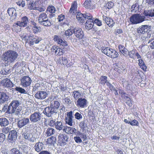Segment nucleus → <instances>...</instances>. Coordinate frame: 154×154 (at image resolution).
<instances>
[{"label": "nucleus", "mask_w": 154, "mask_h": 154, "mask_svg": "<svg viewBox=\"0 0 154 154\" xmlns=\"http://www.w3.org/2000/svg\"><path fill=\"white\" fill-rule=\"evenodd\" d=\"M9 123L8 120L5 118L2 117L0 118V125L1 127H5Z\"/></svg>", "instance_id": "29"}, {"label": "nucleus", "mask_w": 154, "mask_h": 154, "mask_svg": "<svg viewBox=\"0 0 154 154\" xmlns=\"http://www.w3.org/2000/svg\"><path fill=\"white\" fill-rule=\"evenodd\" d=\"M29 38L30 40V42L32 45H33L34 43L38 44L42 40L40 37L31 35L29 36Z\"/></svg>", "instance_id": "19"}, {"label": "nucleus", "mask_w": 154, "mask_h": 154, "mask_svg": "<svg viewBox=\"0 0 154 154\" xmlns=\"http://www.w3.org/2000/svg\"><path fill=\"white\" fill-rule=\"evenodd\" d=\"M47 95L48 94L46 91H41L37 92L35 94V97L38 99L42 100L46 98Z\"/></svg>", "instance_id": "16"}, {"label": "nucleus", "mask_w": 154, "mask_h": 154, "mask_svg": "<svg viewBox=\"0 0 154 154\" xmlns=\"http://www.w3.org/2000/svg\"><path fill=\"white\" fill-rule=\"evenodd\" d=\"M34 148L35 150L38 152L44 149V144L42 142H38L35 145Z\"/></svg>", "instance_id": "25"}, {"label": "nucleus", "mask_w": 154, "mask_h": 154, "mask_svg": "<svg viewBox=\"0 0 154 154\" xmlns=\"http://www.w3.org/2000/svg\"><path fill=\"white\" fill-rule=\"evenodd\" d=\"M28 22V18L26 17L25 16L21 18V21H18L15 23L13 25V26L17 27L19 26L23 27L27 26Z\"/></svg>", "instance_id": "9"}, {"label": "nucleus", "mask_w": 154, "mask_h": 154, "mask_svg": "<svg viewBox=\"0 0 154 154\" xmlns=\"http://www.w3.org/2000/svg\"><path fill=\"white\" fill-rule=\"evenodd\" d=\"M21 85L23 87L29 86L31 84L32 80L28 76H24L20 80Z\"/></svg>", "instance_id": "11"}, {"label": "nucleus", "mask_w": 154, "mask_h": 154, "mask_svg": "<svg viewBox=\"0 0 154 154\" xmlns=\"http://www.w3.org/2000/svg\"><path fill=\"white\" fill-rule=\"evenodd\" d=\"M18 56V54L17 52L9 50L3 53L1 58L4 61L10 63L14 62L17 59Z\"/></svg>", "instance_id": "1"}, {"label": "nucleus", "mask_w": 154, "mask_h": 154, "mask_svg": "<svg viewBox=\"0 0 154 154\" xmlns=\"http://www.w3.org/2000/svg\"><path fill=\"white\" fill-rule=\"evenodd\" d=\"M32 30L35 34H37L41 31V28L40 27H32Z\"/></svg>", "instance_id": "42"}, {"label": "nucleus", "mask_w": 154, "mask_h": 154, "mask_svg": "<svg viewBox=\"0 0 154 154\" xmlns=\"http://www.w3.org/2000/svg\"><path fill=\"white\" fill-rule=\"evenodd\" d=\"M151 10L144 11L143 13L144 16L146 17H151Z\"/></svg>", "instance_id": "47"}, {"label": "nucleus", "mask_w": 154, "mask_h": 154, "mask_svg": "<svg viewBox=\"0 0 154 154\" xmlns=\"http://www.w3.org/2000/svg\"><path fill=\"white\" fill-rule=\"evenodd\" d=\"M73 33H74V29L73 30L71 29H68L65 32V35L67 36H70L72 35Z\"/></svg>", "instance_id": "44"}, {"label": "nucleus", "mask_w": 154, "mask_h": 154, "mask_svg": "<svg viewBox=\"0 0 154 154\" xmlns=\"http://www.w3.org/2000/svg\"><path fill=\"white\" fill-rule=\"evenodd\" d=\"M74 139L76 143H82V142L81 138L78 136L75 137H74Z\"/></svg>", "instance_id": "59"}, {"label": "nucleus", "mask_w": 154, "mask_h": 154, "mask_svg": "<svg viewBox=\"0 0 154 154\" xmlns=\"http://www.w3.org/2000/svg\"><path fill=\"white\" fill-rule=\"evenodd\" d=\"M47 10L49 11L51 13V15H50V17H53L55 16V14L53 13L55 12L56 10L54 6H49L48 7Z\"/></svg>", "instance_id": "33"}, {"label": "nucleus", "mask_w": 154, "mask_h": 154, "mask_svg": "<svg viewBox=\"0 0 154 154\" xmlns=\"http://www.w3.org/2000/svg\"><path fill=\"white\" fill-rule=\"evenodd\" d=\"M56 122L55 119H54L52 118H50L48 120V125L51 126L52 127L55 125Z\"/></svg>", "instance_id": "40"}, {"label": "nucleus", "mask_w": 154, "mask_h": 154, "mask_svg": "<svg viewBox=\"0 0 154 154\" xmlns=\"http://www.w3.org/2000/svg\"><path fill=\"white\" fill-rule=\"evenodd\" d=\"M20 104V102L18 100H13L8 106V109L9 113L16 116L20 114L21 111L19 107Z\"/></svg>", "instance_id": "2"}, {"label": "nucleus", "mask_w": 154, "mask_h": 154, "mask_svg": "<svg viewBox=\"0 0 154 154\" xmlns=\"http://www.w3.org/2000/svg\"><path fill=\"white\" fill-rule=\"evenodd\" d=\"M55 55L60 56L63 54L64 53L63 50L61 48H59L57 46V48L55 51Z\"/></svg>", "instance_id": "38"}, {"label": "nucleus", "mask_w": 154, "mask_h": 154, "mask_svg": "<svg viewBox=\"0 0 154 154\" xmlns=\"http://www.w3.org/2000/svg\"><path fill=\"white\" fill-rule=\"evenodd\" d=\"M55 130L52 128H48L46 131V135L48 137L50 136L55 133Z\"/></svg>", "instance_id": "31"}, {"label": "nucleus", "mask_w": 154, "mask_h": 154, "mask_svg": "<svg viewBox=\"0 0 154 154\" xmlns=\"http://www.w3.org/2000/svg\"><path fill=\"white\" fill-rule=\"evenodd\" d=\"M138 4L135 3L131 6V9H132L131 11L132 12H136V11L137 10L138 7Z\"/></svg>", "instance_id": "50"}, {"label": "nucleus", "mask_w": 154, "mask_h": 154, "mask_svg": "<svg viewBox=\"0 0 154 154\" xmlns=\"http://www.w3.org/2000/svg\"><path fill=\"white\" fill-rule=\"evenodd\" d=\"M119 48L121 53L125 57L128 56V51L124 46L120 45L119 46Z\"/></svg>", "instance_id": "27"}, {"label": "nucleus", "mask_w": 154, "mask_h": 154, "mask_svg": "<svg viewBox=\"0 0 154 154\" xmlns=\"http://www.w3.org/2000/svg\"><path fill=\"white\" fill-rule=\"evenodd\" d=\"M38 20V23L41 25L45 26H50L51 25V21L48 19L47 15L45 13H42L40 14Z\"/></svg>", "instance_id": "3"}, {"label": "nucleus", "mask_w": 154, "mask_h": 154, "mask_svg": "<svg viewBox=\"0 0 154 154\" xmlns=\"http://www.w3.org/2000/svg\"><path fill=\"white\" fill-rule=\"evenodd\" d=\"M10 129L11 128L10 127H5L3 128L2 130V132L5 134H7L9 132Z\"/></svg>", "instance_id": "58"}, {"label": "nucleus", "mask_w": 154, "mask_h": 154, "mask_svg": "<svg viewBox=\"0 0 154 154\" xmlns=\"http://www.w3.org/2000/svg\"><path fill=\"white\" fill-rule=\"evenodd\" d=\"M61 40L62 39L60 38L59 36L57 35H54V40L55 42L59 44V43L60 41V40Z\"/></svg>", "instance_id": "62"}, {"label": "nucleus", "mask_w": 154, "mask_h": 154, "mask_svg": "<svg viewBox=\"0 0 154 154\" xmlns=\"http://www.w3.org/2000/svg\"><path fill=\"white\" fill-rule=\"evenodd\" d=\"M16 91H18L19 92L22 94H26V92L25 90L22 88L17 87L15 88Z\"/></svg>", "instance_id": "43"}, {"label": "nucleus", "mask_w": 154, "mask_h": 154, "mask_svg": "<svg viewBox=\"0 0 154 154\" xmlns=\"http://www.w3.org/2000/svg\"><path fill=\"white\" fill-rule=\"evenodd\" d=\"M60 42L59 43V44L61 46V47L63 49H66L67 48L68 46L67 42L66 41H63L62 39L60 40Z\"/></svg>", "instance_id": "37"}, {"label": "nucleus", "mask_w": 154, "mask_h": 154, "mask_svg": "<svg viewBox=\"0 0 154 154\" xmlns=\"http://www.w3.org/2000/svg\"><path fill=\"white\" fill-rule=\"evenodd\" d=\"M6 67H5L3 69L1 70L0 71V73L2 75H7L9 73L10 69L7 70V71H6Z\"/></svg>", "instance_id": "54"}, {"label": "nucleus", "mask_w": 154, "mask_h": 154, "mask_svg": "<svg viewBox=\"0 0 154 154\" xmlns=\"http://www.w3.org/2000/svg\"><path fill=\"white\" fill-rule=\"evenodd\" d=\"M55 128L57 130L60 131L62 130H63L65 126L63 125L62 123L60 121H57L55 125Z\"/></svg>", "instance_id": "30"}, {"label": "nucleus", "mask_w": 154, "mask_h": 154, "mask_svg": "<svg viewBox=\"0 0 154 154\" xmlns=\"http://www.w3.org/2000/svg\"><path fill=\"white\" fill-rule=\"evenodd\" d=\"M11 154H22L17 149L14 148L12 150Z\"/></svg>", "instance_id": "60"}, {"label": "nucleus", "mask_w": 154, "mask_h": 154, "mask_svg": "<svg viewBox=\"0 0 154 154\" xmlns=\"http://www.w3.org/2000/svg\"><path fill=\"white\" fill-rule=\"evenodd\" d=\"M1 83L3 86L8 88H11L14 86L13 83L8 78L3 79L1 81Z\"/></svg>", "instance_id": "14"}, {"label": "nucleus", "mask_w": 154, "mask_h": 154, "mask_svg": "<svg viewBox=\"0 0 154 154\" xmlns=\"http://www.w3.org/2000/svg\"><path fill=\"white\" fill-rule=\"evenodd\" d=\"M63 102L65 104H69L71 102L70 99L68 97L63 99Z\"/></svg>", "instance_id": "52"}, {"label": "nucleus", "mask_w": 154, "mask_h": 154, "mask_svg": "<svg viewBox=\"0 0 154 154\" xmlns=\"http://www.w3.org/2000/svg\"><path fill=\"white\" fill-rule=\"evenodd\" d=\"M60 105L59 102L58 101H54L51 103V107L54 108L55 109H58Z\"/></svg>", "instance_id": "35"}, {"label": "nucleus", "mask_w": 154, "mask_h": 154, "mask_svg": "<svg viewBox=\"0 0 154 154\" xmlns=\"http://www.w3.org/2000/svg\"><path fill=\"white\" fill-rule=\"evenodd\" d=\"M17 137V132L15 130L10 131L8 136V139L11 141L15 140Z\"/></svg>", "instance_id": "24"}, {"label": "nucleus", "mask_w": 154, "mask_h": 154, "mask_svg": "<svg viewBox=\"0 0 154 154\" xmlns=\"http://www.w3.org/2000/svg\"><path fill=\"white\" fill-rule=\"evenodd\" d=\"M130 124L132 126H138L139 123L137 120L134 119L130 121Z\"/></svg>", "instance_id": "56"}, {"label": "nucleus", "mask_w": 154, "mask_h": 154, "mask_svg": "<svg viewBox=\"0 0 154 154\" xmlns=\"http://www.w3.org/2000/svg\"><path fill=\"white\" fill-rule=\"evenodd\" d=\"M16 3L19 6L21 7H23L25 5V2L23 0L21 1H18V2H17Z\"/></svg>", "instance_id": "57"}, {"label": "nucleus", "mask_w": 154, "mask_h": 154, "mask_svg": "<svg viewBox=\"0 0 154 154\" xmlns=\"http://www.w3.org/2000/svg\"><path fill=\"white\" fill-rule=\"evenodd\" d=\"M83 5L85 8L90 10H92L94 8L92 0H85Z\"/></svg>", "instance_id": "23"}, {"label": "nucleus", "mask_w": 154, "mask_h": 154, "mask_svg": "<svg viewBox=\"0 0 154 154\" xmlns=\"http://www.w3.org/2000/svg\"><path fill=\"white\" fill-rule=\"evenodd\" d=\"M94 23H95L97 25L99 26H100L102 25V22L101 21L97 19H96L94 20Z\"/></svg>", "instance_id": "61"}, {"label": "nucleus", "mask_w": 154, "mask_h": 154, "mask_svg": "<svg viewBox=\"0 0 154 154\" xmlns=\"http://www.w3.org/2000/svg\"><path fill=\"white\" fill-rule=\"evenodd\" d=\"M72 95L75 100H78L80 98L81 94L79 91H74L72 92Z\"/></svg>", "instance_id": "32"}, {"label": "nucleus", "mask_w": 154, "mask_h": 154, "mask_svg": "<svg viewBox=\"0 0 154 154\" xmlns=\"http://www.w3.org/2000/svg\"><path fill=\"white\" fill-rule=\"evenodd\" d=\"M71 129L72 127H71L65 126L64 128H63V131L66 133L70 134Z\"/></svg>", "instance_id": "49"}, {"label": "nucleus", "mask_w": 154, "mask_h": 154, "mask_svg": "<svg viewBox=\"0 0 154 154\" xmlns=\"http://www.w3.org/2000/svg\"><path fill=\"white\" fill-rule=\"evenodd\" d=\"M107 77L106 76H102L100 78V83L102 85H104L107 81Z\"/></svg>", "instance_id": "45"}, {"label": "nucleus", "mask_w": 154, "mask_h": 154, "mask_svg": "<svg viewBox=\"0 0 154 154\" xmlns=\"http://www.w3.org/2000/svg\"><path fill=\"white\" fill-rule=\"evenodd\" d=\"M128 56L130 58L134 60H135L136 57H137V59L141 58V57L138 53L134 50L128 51Z\"/></svg>", "instance_id": "20"}, {"label": "nucleus", "mask_w": 154, "mask_h": 154, "mask_svg": "<svg viewBox=\"0 0 154 154\" xmlns=\"http://www.w3.org/2000/svg\"><path fill=\"white\" fill-rule=\"evenodd\" d=\"M61 60L62 61V62L64 64H65L66 66L68 65V61L67 58L62 57Z\"/></svg>", "instance_id": "64"}, {"label": "nucleus", "mask_w": 154, "mask_h": 154, "mask_svg": "<svg viewBox=\"0 0 154 154\" xmlns=\"http://www.w3.org/2000/svg\"><path fill=\"white\" fill-rule=\"evenodd\" d=\"M75 103L78 107L82 108L87 106L88 102L84 98H80L77 100Z\"/></svg>", "instance_id": "10"}, {"label": "nucleus", "mask_w": 154, "mask_h": 154, "mask_svg": "<svg viewBox=\"0 0 154 154\" xmlns=\"http://www.w3.org/2000/svg\"><path fill=\"white\" fill-rule=\"evenodd\" d=\"M114 23L115 22L112 19L110 18L109 19V20L106 22V24L109 27H112L113 26Z\"/></svg>", "instance_id": "48"}, {"label": "nucleus", "mask_w": 154, "mask_h": 154, "mask_svg": "<svg viewBox=\"0 0 154 154\" xmlns=\"http://www.w3.org/2000/svg\"><path fill=\"white\" fill-rule=\"evenodd\" d=\"M7 12L9 15L11 17L12 20L15 19L17 17L16 11L15 9L13 8H9Z\"/></svg>", "instance_id": "22"}, {"label": "nucleus", "mask_w": 154, "mask_h": 154, "mask_svg": "<svg viewBox=\"0 0 154 154\" xmlns=\"http://www.w3.org/2000/svg\"><path fill=\"white\" fill-rule=\"evenodd\" d=\"M150 26L148 25H141L137 28V33L139 36H142L144 34L147 33L148 30L150 29Z\"/></svg>", "instance_id": "7"}, {"label": "nucleus", "mask_w": 154, "mask_h": 154, "mask_svg": "<svg viewBox=\"0 0 154 154\" xmlns=\"http://www.w3.org/2000/svg\"><path fill=\"white\" fill-rule=\"evenodd\" d=\"M101 50L102 53L112 58L117 57L119 55L118 53L115 50L108 47H102Z\"/></svg>", "instance_id": "5"}, {"label": "nucleus", "mask_w": 154, "mask_h": 154, "mask_svg": "<svg viewBox=\"0 0 154 154\" xmlns=\"http://www.w3.org/2000/svg\"><path fill=\"white\" fill-rule=\"evenodd\" d=\"M5 138V135L2 133H0V142H3Z\"/></svg>", "instance_id": "63"}, {"label": "nucleus", "mask_w": 154, "mask_h": 154, "mask_svg": "<svg viewBox=\"0 0 154 154\" xmlns=\"http://www.w3.org/2000/svg\"><path fill=\"white\" fill-rule=\"evenodd\" d=\"M9 98L8 95L4 92H0V104L7 101Z\"/></svg>", "instance_id": "17"}, {"label": "nucleus", "mask_w": 154, "mask_h": 154, "mask_svg": "<svg viewBox=\"0 0 154 154\" xmlns=\"http://www.w3.org/2000/svg\"><path fill=\"white\" fill-rule=\"evenodd\" d=\"M77 3L75 1H74L72 4L71 7L69 11L70 14H74L77 10Z\"/></svg>", "instance_id": "26"}, {"label": "nucleus", "mask_w": 154, "mask_h": 154, "mask_svg": "<svg viewBox=\"0 0 154 154\" xmlns=\"http://www.w3.org/2000/svg\"><path fill=\"white\" fill-rule=\"evenodd\" d=\"M124 99L125 100L126 103L130 106L132 105L131 100V99L127 96L124 97Z\"/></svg>", "instance_id": "41"}, {"label": "nucleus", "mask_w": 154, "mask_h": 154, "mask_svg": "<svg viewBox=\"0 0 154 154\" xmlns=\"http://www.w3.org/2000/svg\"><path fill=\"white\" fill-rule=\"evenodd\" d=\"M41 114L39 112H35L31 114L29 116L30 121L32 123H38L41 119Z\"/></svg>", "instance_id": "8"}, {"label": "nucleus", "mask_w": 154, "mask_h": 154, "mask_svg": "<svg viewBox=\"0 0 154 154\" xmlns=\"http://www.w3.org/2000/svg\"><path fill=\"white\" fill-rule=\"evenodd\" d=\"M43 112L44 114L49 117L51 116L52 114L55 112L54 109L51 106L46 107Z\"/></svg>", "instance_id": "21"}, {"label": "nucleus", "mask_w": 154, "mask_h": 154, "mask_svg": "<svg viewBox=\"0 0 154 154\" xmlns=\"http://www.w3.org/2000/svg\"><path fill=\"white\" fill-rule=\"evenodd\" d=\"M84 18L87 19L88 20H94V18H93L91 14L88 13H86L84 14Z\"/></svg>", "instance_id": "39"}, {"label": "nucleus", "mask_w": 154, "mask_h": 154, "mask_svg": "<svg viewBox=\"0 0 154 154\" xmlns=\"http://www.w3.org/2000/svg\"><path fill=\"white\" fill-rule=\"evenodd\" d=\"M72 113V111L67 113L65 121L66 123L71 126H73V123H74V117Z\"/></svg>", "instance_id": "12"}, {"label": "nucleus", "mask_w": 154, "mask_h": 154, "mask_svg": "<svg viewBox=\"0 0 154 154\" xmlns=\"http://www.w3.org/2000/svg\"><path fill=\"white\" fill-rule=\"evenodd\" d=\"M29 122V118H24L18 120L17 123V127L21 128L23 126L28 124Z\"/></svg>", "instance_id": "15"}, {"label": "nucleus", "mask_w": 154, "mask_h": 154, "mask_svg": "<svg viewBox=\"0 0 154 154\" xmlns=\"http://www.w3.org/2000/svg\"><path fill=\"white\" fill-rule=\"evenodd\" d=\"M28 8L29 10H37L40 12L43 11L45 10L44 8H42L38 2H30L27 4Z\"/></svg>", "instance_id": "6"}, {"label": "nucleus", "mask_w": 154, "mask_h": 154, "mask_svg": "<svg viewBox=\"0 0 154 154\" xmlns=\"http://www.w3.org/2000/svg\"><path fill=\"white\" fill-rule=\"evenodd\" d=\"M74 33L76 37L79 39H82L83 37V31L81 29L79 28H75L74 29Z\"/></svg>", "instance_id": "18"}, {"label": "nucleus", "mask_w": 154, "mask_h": 154, "mask_svg": "<svg viewBox=\"0 0 154 154\" xmlns=\"http://www.w3.org/2000/svg\"><path fill=\"white\" fill-rule=\"evenodd\" d=\"M114 5V3L112 2H108L106 5V7L108 9H110L112 8Z\"/></svg>", "instance_id": "53"}, {"label": "nucleus", "mask_w": 154, "mask_h": 154, "mask_svg": "<svg viewBox=\"0 0 154 154\" xmlns=\"http://www.w3.org/2000/svg\"><path fill=\"white\" fill-rule=\"evenodd\" d=\"M94 21L91 20H88L85 23V28L88 30L91 29L94 24Z\"/></svg>", "instance_id": "28"}, {"label": "nucleus", "mask_w": 154, "mask_h": 154, "mask_svg": "<svg viewBox=\"0 0 154 154\" xmlns=\"http://www.w3.org/2000/svg\"><path fill=\"white\" fill-rule=\"evenodd\" d=\"M68 138L64 134H60L58 136L59 143L61 146H63L66 144V142L68 141Z\"/></svg>", "instance_id": "13"}, {"label": "nucleus", "mask_w": 154, "mask_h": 154, "mask_svg": "<svg viewBox=\"0 0 154 154\" xmlns=\"http://www.w3.org/2000/svg\"><path fill=\"white\" fill-rule=\"evenodd\" d=\"M75 116L76 119L79 120H80L82 118V114L78 112L75 113Z\"/></svg>", "instance_id": "46"}, {"label": "nucleus", "mask_w": 154, "mask_h": 154, "mask_svg": "<svg viewBox=\"0 0 154 154\" xmlns=\"http://www.w3.org/2000/svg\"><path fill=\"white\" fill-rule=\"evenodd\" d=\"M76 18L79 21L81 22H83L84 18V14H82L81 13H78L77 14Z\"/></svg>", "instance_id": "36"}, {"label": "nucleus", "mask_w": 154, "mask_h": 154, "mask_svg": "<svg viewBox=\"0 0 154 154\" xmlns=\"http://www.w3.org/2000/svg\"><path fill=\"white\" fill-rule=\"evenodd\" d=\"M149 46L152 49H154V40H149L148 42Z\"/></svg>", "instance_id": "55"}, {"label": "nucleus", "mask_w": 154, "mask_h": 154, "mask_svg": "<svg viewBox=\"0 0 154 154\" xmlns=\"http://www.w3.org/2000/svg\"><path fill=\"white\" fill-rule=\"evenodd\" d=\"M146 2L148 4L149 6L151 7H154V0H145Z\"/></svg>", "instance_id": "51"}, {"label": "nucleus", "mask_w": 154, "mask_h": 154, "mask_svg": "<svg viewBox=\"0 0 154 154\" xmlns=\"http://www.w3.org/2000/svg\"><path fill=\"white\" fill-rule=\"evenodd\" d=\"M139 65L140 67L143 69V70L145 71L146 69V66L143 61L141 59H139Z\"/></svg>", "instance_id": "34"}, {"label": "nucleus", "mask_w": 154, "mask_h": 154, "mask_svg": "<svg viewBox=\"0 0 154 154\" xmlns=\"http://www.w3.org/2000/svg\"><path fill=\"white\" fill-rule=\"evenodd\" d=\"M145 17L140 14H135L132 15L130 18V23L132 24L140 23L145 20Z\"/></svg>", "instance_id": "4"}]
</instances>
